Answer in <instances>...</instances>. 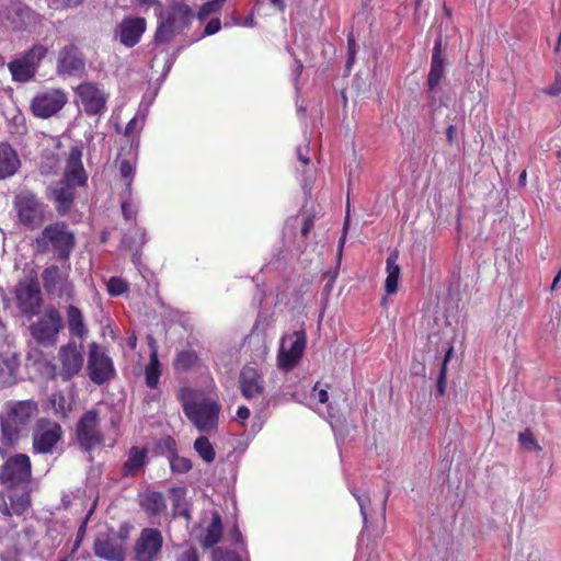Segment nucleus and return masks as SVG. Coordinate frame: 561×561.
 <instances>
[{"label":"nucleus","instance_id":"obj_37","mask_svg":"<svg viewBox=\"0 0 561 561\" xmlns=\"http://www.w3.org/2000/svg\"><path fill=\"white\" fill-rule=\"evenodd\" d=\"M168 458L171 471L173 473L184 474L187 473L193 467L191 459L179 456L175 449L171 450Z\"/></svg>","mask_w":561,"mask_h":561},{"label":"nucleus","instance_id":"obj_6","mask_svg":"<svg viewBox=\"0 0 561 561\" xmlns=\"http://www.w3.org/2000/svg\"><path fill=\"white\" fill-rule=\"evenodd\" d=\"M306 345L307 335L305 330L283 335L277 354L278 367L285 371L291 370L302 357Z\"/></svg>","mask_w":561,"mask_h":561},{"label":"nucleus","instance_id":"obj_31","mask_svg":"<svg viewBox=\"0 0 561 561\" xmlns=\"http://www.w3.org/2000/svg\"><path fill=\"white\" fill-rule=\"evenodd\" d=\"M13 80L19 82H27L35 75V69L21 58L14 59L8 65Z\"/></svg>","mask_w":561,"mask_h":561},{"label":"nucleus","instance_id":"obj_11","mask_svg":"<svg viewBox=\"0 0 561 561\" xmlns=\"http://www.w3.org/2000/svg\"><path fill=\"white\" fill-rule=\"evenodd\" d=\"M24 272L25 279L21 280L16 286V300L23 312L34 313L42 302L37 272L33 267L24 270Z\"/></svg>","mask_w":561,"mask_h":561},{"label":"nucleus","instance_id":"obj_57","mask_svg":"<svg viewBox=\"0 0 561 561\" xmlns=\"http://www.w3.org/2000/svg\"><path fill=\"white\" fill-rule=\"evenodd\" d=\"M240 26L241 25V19L236 14V12H232L230 15V19L227 20L224 24L225 27L229 26Z\"/></svg>","mask_w":561,"mask_h":561},{"label":"nucleus","instance_id":"obj_18","mask_svg":"<svg viewBox=\"0 0 561 561\" xmlns=\"http://www.w3.org/2000/svg\"><path fill=\"white\" fill-rule=\"evenodd\" d=\"M85 61L82 53L75 44L64 46L57 59V72L60 76L76 77L84 72Z\"/></svg>","mask_w":561,"mask_h":561},{"label":"nucleus","instance_id":"obj_49","mask_svg":"<svg viewBox=\"0 0 561 561\" xmlns=\"http://www.w3.org/2000/svg\"><path fill=\"white\" fill-rule=\"evenodd\" d=\"M11 504L16 514H22L30 505V495L22 494L16 501L11 499Z\"/></svg>","mask_w":561,"mask_h":561},{"label":"nucleus","instance_id":"obj_38","mask_svg":"<svg viewBox=\"0 0 561 561\" xmlns=\"http://www.w3.org/2000/svg\"><path fill=\"white\" fill-rule=\"evenodd\" d=\"M119 173L125 180V192L130 197L133 195V179L136 173V163L129 160H122L119 162Z\"/></svg>","mask_w":561,"mask_h":561},{"label":"nucleus","instance_id":"obj_22","mask_svg":"<svg viewBox=\"0 0 561 561\" xmlns=\"http://www.w3.org/2000/svg\"><path fill=\"white\" fill-rule=\"evenodd\" d=\"M445 75V58L442 54V37L438 36L435 41L432 59H431V68L427 76V87L430 93H435L436 88L440 83L442 79Z\"/></svg>","mask_w":561,"mask_h":561},{"label":"nucleus","instance_id":"obj_7","mask_svg":"<svg viewBox=\"0 0 561 561\" xmlns=\"http://www.w3.org/2000/svg\"><path fill=\"white\" fill-rule=\"evenodd\" d=\"M14 208L20 221L31 229L38 228L44 221L45 205L28 190H22L16 194Z\"/></svg>","mask_w":561,"mask_h":561},{"label":"nucleus","instance_id":"obj_3","mask_svg":"<svg viewBox=\"0 0 561 561\" xmlns=\"http://www.w3.org/2000/svg\"><path fill=\"white\" fill-rule=\"evenodd\" d=\"M36 243L44 250L50 245L57 259L66 261L75 248V236L65 222H55L44 228Z\"/></svg>","mask_w":561,"mask_h":561},{"label":"nucleus","instance_id":"obj_40","mask_svg":"<svg viewBox=\"0 0 561 561\" xmlns=\"http://www.w3.org/2000/svg\"><path fill=\"white\" fill-rule=\"evenodd\" d=\"M61 181H67L73 186H83L87 183V174L83 167L66 168L65 178Z\"/></svg>","mask_w":561,"mask_h":561},{"label":"nucleus","instance_id":"obj_59","mask_svg":"<svg viewBox=\"0 0 561 561\" xmlns=\"http://www.w3.org/2000/svg\"><path fill=\"white\" fill-rule=\"evenodd\" d=\"M232 541L234 545L242 542V534L238 526H234L231 530Z\"/></svg>","mask_w":561,"mask_h":561},{"label":"nucleus","instance_id":"obj_33","mask_svg":"<svg viewBox=\"0 0 561 561\" xmlns=\"http://www.w3.org/2000/svg\"><path fill=\"white\" fill-rule=\"evenodd\" d=\"M199 363L198 355L193 350H183L178 353L174 359V369L176 371H188L196 367Z\"/></svg>","mask_w":561,"mask_h":561},{"label":"nucleus","instance_id":"obj_47","mask_svg":"<svg viewBox=\"0 0 561 561\" xmlns=\"http://www.w3.org/2000/svg\"><path fill=\"white\" fill-rule=\"evenodd\" d=\"M82 149L78 146H73L70 148L67 158V168H79L82 165Z\"/></svg>","mask_w":561,"mask_h":561},{"label":"nucleus","instance_id":"obj_10","mask_svg":"<svg viewBox=\"0 0 561 561\" xmlns=\"http://www.w3.org/2000/svg\"><path fill=\"white\" fill-rule=\"evenodd\" d=\"M58 367H55V374L64 381H68L77 376L83 367V350L81 345L69 342L62 345L57 356Z\"/></svg>","mask_w":561,"mask_h":561},{"label":"nucleus","instance_id":"obj_46","mask_svg":"<svg viewBox=\"0 0 561 561\" xmlns=\"http://www.w3.org/2000/svg\"><path fill=\"white\" fill-rule=\"evenodd\" d=\"M175 561H199L198 551L193 546H184L176 554Z\"/></svg>","mask_w":561,"mask_h":561},{"label":"nucleus","instance_id":"obj_55","mask_svg":"<svg viewBox=\"0 0 561 561\" xmlns=\"http://www.w3.org/2000/svg\"><path fill=\"white\" fill-rule=\"evenodd\" d=\"M343 423H344V421L340 420L339 417L334 419L333 416H331L330 424H331L332 431L335 433V435H341V436L344 435V431L342 428Z\"/></svg>","mask_w":561,"mask_h":561},{"label":"nucleus","instance_id":"obj_4","mask_svg":"<svg viewBox=\"0 0 561 561\" xmlns=\"http://www.w3.org/2000/svg\"><path fill=\"white\" fill-rule=\"evenodd\" d=\"M192 15V9L187 4L172 5L168 13L161 15L154 34L156 43H169L179 32L188 27Z\"/></svg>","mask_w":561,"mask_h":561},{"label":"nucleus","instance_id":"obj_23","mask_svg":"<svg viewBox=\"0 0 561 561\" xmlns=\"http://www.w3.org/2000/svg\"><path fill=\"white\" fill-rule=\"evenodd\" d=\"M239 383L242 396L248 400L254 399L263 392L261 377L253 367L245 366L242 368Z\"/></svg>","mask_w":561,"mask_h":561},{"label":"nucleus","instance_id":"obj_2","mask_svg":"<svg viewBox=\"0 0 561 561\" xmlns=\"http://www.w3.org/2000/svg\"><path fill=\"white\" fill-rule=\"evenodd\" d=\"M37 413L38 404L34 400L7 401L0 412L2 444L12 447Z\"/></svg>","mask_w":561,"mask_h":561},{"label":"nucleus","instance_id":"obj_1","mask_svg":"<svg viewBox=\"0 0 561 561\" xmlns=\"http://www.w3.org/2000/svg\"><path fill=\"white\" fill-rule=\"evenodd\" d=\"M187 420L201 433L210 434L218 428L221 405L217 400L206 398L203 391L182 387L178 393Z\"/></svg>","mask_w":561,"mask_h":561},{"label":"nucleus","instance_id":"obj_19","mask_svg":"<svg viewBox=\"0 0 561 561\" xmlns=\"http://www.w3.org/2000/svg\"><path fill=\"white\" fill-rule=\"evenodd\" d=\"M146 31V20L139 16L125 18L115 30V38L126 47L137 45Z\"/></svg>","mask_w":561,"mask_h":561},{"label":"nucleus","instance_id":"obj_24","mask_svg":"<svg viewBox=\"0 0 561 561\" xmlns=\"http://www.w3.org/2000/svg\"><path fill=\"white\" fill-rule=\"evenodd\" d=\"M148 462V448L133 446L127 453V459L123 463L122 474L124 477H135Z\"/></svg>","mask_w":561,"mask_h":561},{"label":"nucleus","instance_id":"obj_29","mask_svg":"<svg viewBox=\"0 0 561 561\" xmlns=\"http://www.w3.org/2000/svg\"><path fill=\"white\" fill-rule=\"evenodd\" d=\"M66 316L70 334L78 339H84L89 331L81 310L73 305H69L66 310Z\"/></svg>","mask_w":561,"mask_h":561},{"label":"nucleus","instance_id":"obj_50","mask_svg":"<svg viewBox=\"0 0 561 561\" xmlns=\"http://www.w3.org/2000/svg\"><path fill=\"white\" fill-rule=\"evenodd\" d=\"M446 376L447 371H445V365H442L436 382V392L440 397L444 396L446 391Z\"/></svg>","mask_w":561,"mask_h":561},{"label":"nucleus","instance_id":"obj_39","mask_svg":"<svg viewBox=\"0 0 561 561\" xmlns=\"http://www.w3.org/2000/svg\"><path fill=\"white\" fill-rule=\"evenodd\" d=\"M47 48L41 44L32 46L23 56L22 59L26 61L35 70L41 61L45 58Z\"/></svg>","mask_w":561,"mask_h":561},{"label":"nucleus","instance_id":"obj_27","mask_svg":"<svg viewBox=\"0 0 561 561\" xmlns=\"http://www.w3.org/2000/svg\"><path fill=\"white\" fill-rule=\"evenodd\" d=\"M399 260V251L392 250L387 260H386V280H385V290L388 295H392L398 289L399 277L401 273V267L398 264Z\"/></svg>","mask_w":561,"mask_h":561},{"label":"nucleus","instance_id":"obj_53","mask_svg":"<svg viewBox=\"0 0 561 561\" xmlns=\"http://www.w3.org/2000/svg\"><path fill=\"white\" fill-rule=\"evenodd\" d=\"M221 28V22L219 19H211L204 28V36H210L219 32Z\"/></svg>","mask_w":561,"mask_h":561},{"label":"nucleus","instance_id":"obj_9","mask_svg":"<svg viewBox=\"0 0 561 561\" xmlns=\"http://www.w3.org/2000/svg\"><path fill=\"white\" fill-rule=\"evenodd\" d=\"M32 476L31 459L25 454H18L5 460L0 470V482L7 488L27 483Z\"/></svg>","mask_w":561,"mask_h":561},{"label":"nucleus","instance_id":"obj_45","mask_svg":"<svg viewBox=\"0 0 561 561\" xmlns=\"http://www.w3.org/2000/svg\"><path fill=\"white\" fill-rule=\"evenodd\" d=\"M133 525L129 522H124L118 526L117 533L112 535L117 541H121L123 547H127V541L130 537Z\"/></svg>","mask_w":561,"mask_h":561},{"label":"nucleus","instance_id":"obj_63","mask_svg":"<svg viewBox=\"0 0 561 561\" xmlns=\"http://www.w3.org/2000/svg\"><path fill=\"white\" fill-rule=\"evenodd\" d=\"M127 344L131 350L136 348L137 345V336L133 333L130 336H128Z\"/></svg>","mask_w":561,"mask_h":561},{"label":"nucleus","instance_id":"obj_64","mask_svg":"<svg viewBox=\"0 0 561 561\" xmlns=\"http://www.w3.org/2000/svg\"><path fill=\"white\" fill-rule=\"evenodd\" d=\"M222 561H239V559L236 557L232 552H226L222 554Z\"/></svg>","mask_w":561,"mask_h":561},{"label":"nucleus","instance_id":"obj_36","mask_svg":"<svg viewBox=\"0 0 561 561\" xmlns=\"http://www.w3.org/2000/svg\"><path fill=\"white\" fill-rule=\"evenodd\" d=\"M194 449L205 462L209 463L215 460V449L206 436L203 435L195 439Z\"/></svg>","mask_w":561,"mask_h":561},{"label":"nucleus","instance_id":"obj_52","mask_svg":"<svg viewBox=\"0 0 561 561\" xmlns=\"http://www.w3.org/2000/svg\"><path fill=\"white\" fill-rule=\"evenodd\" d=\"M347 49H348V58L346 61V68L351 69L352 65L355 60V54H356V43L353 36H348L347 38Z\"/></svg>","mask_w":561,"mask_h":561},{"label":"nucleus","instance_id":"obj_43","mask_svg":"<svg viewBox=\"0 0 561 561\" xmlns=\"http://www.w3.org/2000/svg\"><path fill=\"white\" fill-rule=\"evenodd\" d=\"M133 195L129 197L128 194H125V197L122 201V213L126 220H134L138 213V206L133 201Z\"/></svg>","mask_w":561,"mask_h":561},{"label":"nucleus","instance_id":"obj_54","mask_svg":"<svg viewBox=\"0 0 561 561\" xmlns=\"http://www.w3.org/2000/svg\"><path fill=\"white\" fill-rule=\"evenodd\" d=\"M296 154L298 160L306 167L310 162L309 158V144H306L305 146H299L296 149Z\"/></svg>","mask_w":561,"mask_h":561},{"label":"nucleus","instance_id":"obj_62","mask_svg":"<svg viewBox=\"0 0 561 561\" xmlns=\"http://www.w3.org/2000/svg\"><path fill=\"white\" fill-rule=\"evenodd\" d=\"M454 355V347L450 346L446 353H445V356H444V360L442 363V365H445V371H447V363L450 360V358L453 357Z\"/></svg>","mask_w":561,"mask_h":561},{"label":"nucleus","instance_id":"obj_35","mask_svg":"<svg viewBox=\"0 0 561 561\" xmlns=\"http://www.w3.org/2000/svg\"><path fill=\"white\" fill-rule=\"evenodd\" d=\"M147 232L142 228L135 227L128 233H126L123 238V243L129 250H138L147 242Z\"/></svg>","mask_w":561,"mask_h":561},{"label":"nucleus","instance_id":"obj_25","mask_svg":"<svg viewBox=\"0 0 561 561\" xmlns=\"http://www.w3.org/2000/svg\"><path fill=\"white\" fill-rule=\"evenodd\" d=\"M20 358L15 353L0 355V387H10L18 381Z\"/></svg>","mask_w":561,"mask_h":561},{"label":"nucleus","instance_id":"obj_14","mask_svg":"<svg viewBox=\"0 0 561 561\" xmlns=\"http://www.w3.org/2000/svg\"><path fill=\"white\" fill-rule=\"evenodd\" d=\"M84 113L89 116L102 115L106 112L108 93L94 82H83L76 89Z\"/></svg>","mask_w":561,"mask_h":561},{"label":"nucleus","instance_id":"obj_13","mask_svg":"<svg viewBox=\"0 0 561 561\" xmlns=\"http://www.w3.org/2000/svg\"><path fill=\"white\" fill-rule=\"evenodd\" d=\"M64 328L60 312L53 306L45 308L38 321L32 325V335L41 344H55Z\"/></svg>","mask_w":561,"mask_h":561},{"label":"nucleus","instance_id":"obj_20","mask_svg":"<svg viewBox=\"0 0 561 561\" xmlns=\"http://www.w3.org/2000/svg\"><path fill=\"white\" fill-rule=\"evenodd\" d=\"M47 198L55 204L60 215H66L72 207L75 199V186L67 181H58L49 185Z\"/></svg>","mask_w":561,"mask_h":561},{"label":"nucleus","instance_id":"obj_34","mask_svg":"<svg viewBox=\"0 0 561 561\" xmlns=\"http://www.w3.org/2000/svg\"><path fill=\"white\" fill-rule=\"evenodd\" d=\"M222 536L221 518L218 514H214L211 522L206 530L203 539V545L206 548H211L217 545Z\"/></svg>","mask_w":561,"mask_h":561},{"label":"nucleus","instance_id":"obj_26","mask_svg":"<svg viewBox=\"0 0 561 561\" xmlns=\"http://www.w3.org/2000/svg\"><path fill=\"white\" fill-rule=\"evenodd\" d=\"M20 164L16 151L8 144H0V180L15 174Z\"/></svg>","mask_w":561,"mask_h":561},{"label":"nucleus","instance_id":"obj_48","mask_svg":"<svg viewBox=\"0 0 561 561\" xmlns=\"http://www.w3.org/2000/svg\"><path fill=\"white\" fill-rule=\"evenodd\" d=\"M541 93L550 95V96H558L561 94V75L557 72L554 82L547 87L541 89Z\"/></svg>","mask_w":561,"mask_h":561},{"label":"nucleus","instance_id":"obj_41","mask_svg":"<svg viewBox=\"0 0 561 561\" xmlns=\"http://www.w3.org/2000/svg\"><path fill=\"white\" fill-rule=\"evenodd\" d=\"M518 442L520 446L528 451H539L541 447L539 446L537 439L535 438L533 432L530 430H525L519 433Z\"/></svg>","mask_w":561,"mask_h":561},{"label":"nucleus","instance_id":"obj_16","mask_svg":"<svg viewBox=\"0 0 561 561\" xmlns=\"http://www.w3.org/2000/svg\"><path fill=\"white\" fill-rule=\"evenodd\" d=\"M163 536L160 529L146 527L141 529L134 545V561H154L161 553Z\"/></svg>","mask_w":561,"mask_h":561},{"label":"nucleus","instance_id":"obj_28","mask_svg":"<svg viewBox=\"0 0 561 561\" xmlns=\"http://www.w3.org/2000/svg\"><path fill=\"white\" fill-rule=\"evenodd\" d=\"M139 505L149 516H158L167 507L164 496L156 491H146L140 494Z\"/></svg>","mask_w":561,"mask_h":561},{"label":"nucleus","instance_id":"obj_12","mask_svg":"<svg viewBox=\"0 0 561 561\" xmlns=\"http://www.w3.org/2000/svg\"><path fill=\"white\" fill-rule=\"evenodd\" d=\"M87 371L90 380L99 386L110 381L115 376L112 358L95 343L90 346Z\"/></svg>","mask_w":561,"mask_h":561},{"label":"nucleus","instance_id":"obj_44","mask_svg":"<svg viewBox=\"0 0 561 561\" xmlns=\"http://www.w3.org/2000/svg\"><path fill=\"white\" fill-rule=\"evenodd\" d=\"M226 0H211L202 5L198 11V19L204 20L209 14L218 12Z\"/></svg>","mask_w":561,"mask_h":561},{"label":"nucleus","instance_id":"obj_51","mask_svg":"<svg viewBox=\"0 0 561 561\" xmlns=\"http://www.w3.org/2000/svg\"><path fill=\"white\" fill-rule=\"evenodd\" d=\"M351 492L356 497V500L358 502V505H359V508H360V514H362L363 520H364V526H366V524H367V512H366V510H367V504L369 502V499L366 495L357 494L353 490H351Z\"/></svg>","mask_w":561,"mask_h":561},{"label":"nucleus","instance_id":"obj_61","mask_svg":"<svg viewBox=\"0 0 561 561\" xmlns=\"http://www.w3.org/2000/svg\"><path fill=\"white\" fill-rule=\"evenodd\" d=\"M317 398H318V401L320 403H325L328 402L329 400V394H328V391L325 389H321L318 391L317 393Z\"/></svg>","mask_w":561,"mask_h":561},{"label":"nucleus","instance_id":"obj_30","mask_svg":"<svg viewBox=\"0 0 561 561\" xmlns=\"http://www.w3.org/2000/svg\"><path fill=\"white\" fill-rule=\"evenodd\" d=\"M161 373L158 352L153 350L150 352L149 363L145 367V381L148 388L156 389L158 387Z\"/></svg>","mask_w":561,"mask_h":561},{"label":"nucleus","instance_id":"obj_42","mask_svg":"<svg viewBox=\"0 0 561 561\" xmlns=\"http://www.w3.org/2000/svg\"><path fill=\"white\" fill-rule=\"evenodd\" d=\"M106 287L108 294L113 297L123 295L128 290V284L124 279L116 276H113L107 280Z\"/></svg>","mask_w":561,"mask_h":561},{"label":"nucleus","instance_id":"obj_60","mask_svg":"<svg viewBox=\"0 0 561 561\" xmlns=\"http://www.w3.org/2000/svg\"><path fill=\"white\" fill-rule=\"evenodd\" d=\"M255 25V19L253 14L247 16L243 21L241 20L240 26L253 27Z\"/></svg>","mask_w":561,"mask_h":561},{"label":"nucleus","instance_id":"obj_5","mask_svg":"<svg viewBox=\"0 0 561 561\" xmlns=\"http://www.w3.org/2000/svg\"><path fill=\"white\" fill-rule=\"evenodd\" d=\"M62 428L57 422L42 417L39 419L32 433V448L34 454H53L57 444L62 438Z\"/></svg>","mask_w":561,"mask_h":561},{"label":"nucleus","instance_id":"obj_32","mask_svg":"<svg viewBox=\"0 0 561 561\" xmlns=\"http://www.w3.org/2000/svg\"><path fill=\"white\" fill-rule=\"evenodd\" d=\"M146 121V114L138 112L126 125L125 136L130 138V147L138 149L139 146V133L144 128Z\"/></svg>","mask_w":561,"mask_h":561},{"label":"nucleus","instance_id":"obj_15","mask_svg":"<svg viewBox=\"0 0 561 561\" xmlns=\"http://www.w3.org/2000/svg\"><path fill=\"white\" fill-rule=\"evenodd\" d=\"M67 94L60 89L38 92L31 101V112L35 117L49 118L56 115L67 103Z\"/></svg>","mask_w":561,"mask_h":561},{"label":"nucleus","instance_id":"obj_58","mask_svg":"<svg viewBox=\"0 0 561 561\" xmlns=\"http://www.w3.org/2000/svg\"><path fill=\"white\" fill-rule=\"evenodd\" d=\"M312 226H313V219L311 217L305 218L304 225L301 228L302 236L306 237L309 233V231L311 230Z\"/></svg>","mask_w":561,"mask_h":561},{"label":"nucleus","instance_id":"obj_56","mask_svg":"<svg viewBox=\"0 0 561 561\" xmlns=\"http://www.w3.org/2000/svg\"><path fill=\"white\" fill-rule=\"evenodd\" d=\"M250 416V410L242 405V407H239L238 410H237V419L240 421V422H243L245 420H248Z\"/></svg>","mask_w":561,"mask_h":561},{"label":"nucleus","instance_id":"obj_21","mask_svg":"<svg viewBox=\"0 0 561 561\" xmlns=\"http://www.w3.org/2000/svg\"><path fill=\"white\" fill-rule=\"evenodd\" d=\"M127 547L112 535L100 536L94 541V553L96 557L107 561H125Z\"/></svg>","mask_w":561,"mask_h":561},{"label":"nucleus","instance_id":"obj_8","mask_svg":"<svg viewBox=\"0 0 561 561\" xmlns=\"http://www.w3.org/2000/svg\"><path fill=\"white\" fill-rule=\"evenodd\" d=\"M42 282L44 290L48 296L65 300H70L75 296V286L69 278L68 272L61 271L55 264L44 268Z\"/></svg>","mask_w":561,"mask_h":561},{"label":"nucleus","instance_id":"obj_17","mask_svg":"<svg viewBox=\"0 0 561 561\" xmlns=\"http://www.w3.org/2000/svg\"><path fill=\"white\" fill-rule=\"evenodd\" d=\"M99 425V412L95 410H89L80 417L76 432L82 449L89 451L102 443L103 435Z\"/></svg>","mask_w":561,"mask_h":561}]
</instances>
